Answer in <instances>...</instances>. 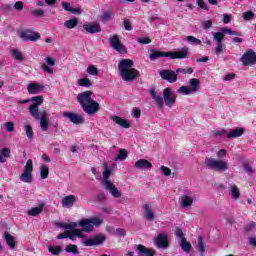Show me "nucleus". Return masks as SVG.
<instances>
[{"label": "nucleus", "instance_id": "1", "mask_svg": "<svg viewBox=\"0 0 256 256\" xmlns=\"http://www.w3.org/2000/svg\"><path fill=\"white\" fill-rule=\"evenodd\" d=\"M30 107L28 108V111L33 117V119H36V121H40V129L42 131H48L49 130V114L47 113V110H41L39 112V106L43 105V96H33L30 98Z\"/></svg>", "mask_w": 256, "mask_h": 256}, {"label": "nucleus", "instance_id": "2", "mask_svg": "<svg viewBox=\"0 0 256 256\" xmlns=\"http://www.w3.org/2000/svg\"><path fill=\"white\" fill-rule=\"evenodd\" d=\"M149 94L158 109H163L164 105H166L168 109H173V107H175V103H177V94L173 93V90L170 87L163 90V96L158 94L155 88H151L149 90Z\"/></svg>", "mask_w": 256, "mask_h": 256}, {"label": "nucleus", "instance_id": "3", "mask_svg": "<svg viewBox=\"0 0 256 256\" xmlns=\"http://www.w3.org/2000/svg\"><path fill=\"white\" fill-rule=\"evenodd\" d=\"M91 95H93L92 91H85L79 93L76 97V100L87 115H95L101 109L99 102L93 100Z\"/></svg>", "mask_w": 256, "mask_h": 256}, {"label": "nucleus", "instance_id": "4", "mask_svg": "<svg viewBox=\"0 0 256 256\" xmlns=\"http://www.w3.org/2000/svg\"><path fill=\"white\" fill-rule=\"evenodd\" d=\"M133 60L123 59L118 64V69L123 81H134L139 77V70L133 68Z\"/></svg>", "mask_w": 256, "mask_h": 256}, {"label": "nucleus", "instance_id": "5", "mask_svg": "<svg viewBox=\"0 0 256 256\" xmlns=\"http://www.w3.org/2000/svg\"><path fill=\"white\" fill-rule=\"evenodd\" d=\"M102 185H104V189L112 195L115 199H119L121 197V191L113 184V182L109 181V178L111 177V173H113V170L107 165L106 162L102 164Z\"/></svg>", "mask_w": 256, "mask_h": 256}, {"label": "nucleus", "instance_id": "6", "mask_svg": "<svg viewBox=\"0 0 256 256\" xmlns=\"http://www.w3.org/2000/svg\"><path fill=\"white\" fill-rule=\"evenodd\" d=\"M188 53V48H183L181 51L177 52H161L157 50H151L149 58L151 61H157V59H161V57H169L170 59H187Z\"/></svg>", "mask_w": 256, "mask_h": 256}, {"label": "nucleus", "instance_id": "7", "mask_svg": "<svg viewBox=\"0 0 256 256\" xmlns=\"http://www.w3.org/2000/svg\"><path fill=\"white\" fill-rule=\"evenodd\" d=\"M79 227H82V231L85 233H93L95 227L103 225V218L92 217L85 218L78 222Z\"/></svg>", "mask_w": 256, "mask_h": 256}, {"label": "nucleus", "instance_id": "8", "mask_svg": "<svg viewBox=\"0 0 256 256\" xmlns=\"http://www.w3.org/2000/svg\"><path fill=\"white\" fill-rule=\"evenodd\" d=\"M204 163L207 169H210L211 171L224 172L227 171V169H229V164L225 160L206 158Z\"/></svg>", "mask_w": 256, "mask_h": 256}, {"label": "nucleus", "instance_id": "9", "mask_svg": "<svg viewBox=\"0 0 256 256\" xmlns=\"http://www.w3.org/2000/svg\"><path fill=\"white\" fill-rule=\"evenodd\" d=\"M195 201V195L191 190H185L182 195L178 198L179 207L181 209H189L193 207V202Z\"/></svg>", "mask_w": 256, "mask_h": 256}, {"label": "nucleus", "instance_id": "10", "mask_svg": "<svg viewBox=\"0 0 256 256\" xmlns=\"http://www.w3.org/2000/svg\"><path fill=\"white\" fill-rule=\"evenodd\" d=\"M175 236L177 237V239H179L178 243L182 251H184V253H191V249H193V246L191 245V242L187 241V238H185V233H183V230L181 228L176 227Z\"/></svg>", "mask_w": 256, "mask_h": 256}, {"label": "nucleus", "instance_id": "11", "mask_svg": "<svg viewBox=\"0 0 256 256\" xmlns=\"http://www.w3.org/2000/svg\"><path fill=\"white\" fill-rule=\"evenodd\" d=\"M225 34L227 35H235L236 37H241L243 35L241 32H237L235 30H231L229 28H222L219 32H213V39L217 44H223V39H225Z\"/></svg>", "mask_w": 256, "mask_h": 256}, {"label": "nucleus", "instance_id": "12", "mask_svg": "<svg viewBox=\"0 0 256 256\" xmlns=\"http://www.w3.org/2000/svg\"><path fill=\"white\" fill-rule=\"evenodd\" d=\"M33 160L29 159L26 162L24 172L20 175V181L23 183H33Z\"/></svg>", "mask_w": 256, "mask_h": 256}, {"label": "nucleus", "instance_id": "13", "mask_svg": "<svg viewBox=\"0 0 256 256\" xmlns=\"http://www.w3.org/2000/svg\"><path fill=\"white\" fill-rule=\"evenodd\" d=\"M105 241H107V236L100 233L92 238L83 240L82 243L85 245V247H97L99 245H103Z\"/></svg>", "mask_w": 256, "mask_h": 256}, {"label": "nucleus", "instance_id": "14", "mask_svg": "<svg viewBox=\"0 0 256 256\" xmlns=\"http://www.w3.org/2000/svg\"><path fill=\"white\" fill-rule=\"evenodd\" d=\"M241 63L244 67H251L256 65V53L255 51L249 49L240 58Z\"/></svg>", "mask_w": 256, "mask_h": 256}, {"label": "nucleus", "instance_id": "15", "mask_svg": "<svg viewBox=\"0 0 256 256\" xmlns=\"http://www.w3.org/2000/svg\"><path fill=\"white\" fill-rule=\"evenodd\" d=\"M108 42L110 43V47H112L114 51H117L118 53H121V54L127 53V47H125V45L121 43L119 36L117 35L111 36L108 39Z\"/></svg>", "mask_w": 256, "mask_h": 256}, {"label": "nucleus", "instance_id": "16", "mask_svg": "<svg viewBox=\"0 0 256 256\" xmlns=\"http://www.w3.org/2000/svg\"><path fill=\"white\" fill-rule=\"evenodd\" d=\"M19 37L22 41H31L32 43H35V41H39V39H41V34L39 32L26 29L20 32Z\"/></svg>", "mask_w": 256, "mask_h": 256}, {"label": "nucleus", "instance_id": "17", "mask_svg": "<svg viewBox=\"0 0 256 256\" xmlns=\"http://www.w3.org/2000/svg\"><path fill=\"white\" fill-rule=\"evenodd\" d=\"M154 245L157 249H168L169 247V236L165 233H160L154 239Z\"/></svg>", "mask_w": 256, "mask_h": 256}, {"label": "nucleus", "instance_id": "18", "mask_svg": "<svg viewBox=\"0 0 256 256\" xmlns=\"http://www.w3.org/2000/svg\"><path fill=\"white\" fill-rule=\"evenodd\" d=\"M159 75L161 79L168 83H176L177 81V73L173 70H160Z\"/></svg>", "mask_w": 256, "mask_h": 256}, {"label": "nucleus", "instance_id": "19", "mask_svg": "<svg viewBox=\"0 0 256 256\" xmlns=\"http://www.w3.org/2000/svg\"><path fill=\"white\" fill-rule=\"evenodd\" d=\"M63 117L69 119V121L74 123V125H81L82 123H85V119L73 112H63Z\"/></svg>", "mask_w": 256, "mask_h": 256}, {"label": "nucleus", "instance_id": "20", "mask_svg": "<svg viewBox=\"0 0 256 256\" xmlns=\"http://www.w3.org/2000/svg\"><path fill=\"white\" fill-rule=\"evenodd\" d=\"M75 203H77V197L75 195H68L62 198L61 206L64 209H71Z\"/></svg>", "mask_w": 256, "mask_h": 256}, {"label": "nucleus", "instance_id": "21", "mask_svg": "<svg viewBox=\"0 0 256 256\" xmlns=\"http://www.w3.org/2000/svg\"><path fill=\"white\" fill-rule=\"evenodd\" d=\"M136 253L138 256H155L154 249H149L142 244L136 245Z\"/></svg>", "mask_w": 256, "mask_h": 256}, {"label": "nucleus", "instance_id": "22", "mask_svg": "<svg viewBox=\"0 0 256 256\" xmlns=\"http://www.w3.org/2000/svg\"><path fill=\"white\" fill-rule=\"evenodd\" d=\"M45 89V86L39 83H30L27 85V91L29 95H37Z\"/></svg>", "mask_w": 256, "mask_h": 256}, {"label": "nucleus", "instance_id": "23", "mask_svg": "<svg viewBox=\"0 0 256 256\" xmlns=\"http://www.w3.org/2000/svg\"><path fill=\"white\" fill-rule=\"evenodd\" d=\"M135 169H141L142 171H147L153 167V164L147 159H140L134 164Z\"/></svg>", "mask_w": 256, "mask_h": 256}, {"label": "nucleus", "instance_id": "24", "mask_svg": "<svg viewBox=\"0 0 256 256\" xmlns=\"http://www.w3.org/2000/svg\"><path fill=\"white\" fill-rule=\"evenodd\" d=\"M83 29L86 30V33H101V25L99 23H87L83 25Z\"/></svg>", "mask_w": 256, "mask_h": 256}, {"label": "nucleus", "instance_id": "25", "mask_svg": "<svg viewBox=\"0 0 256 256\" xmlns=\"http://www.w3.org/2000/svg\"><path fill=\"white\" fill-rule=\"evenodd\" d=\"M143 215L146 221H153L155 219V212H153V209L149 204L143 205Z\"/></svg>", "mask_w": 256, "mask_h": 256}, {"label": "nucleus", "instance_id": "26", "mask_svg": "<svg viewBox=\"0 0 256 256\" xmlns=\"http://www.w3.org/2000/svg\"><path fill=\"white\" fill-rule=\"evenodd\" d=\"M45 61L48 66L43 64L41 66V69H43L45 71V73H49V75H53V70L51 69V67H54L55 59L48 56V57H46Z\"/></svg>", "mask_w": 256, "mask_h": 256}, {"label": "nucleus", "instance_id": "27", "mask_svg": "<svg viewBox=\"0 0 256 256\" xmlns=\"http://www.w3.org/2000/svg\"><path fill=\"white\" fill-rule=\"evenodd\" d=\"M43 209H45V203H40L37 207L28 210L27 215L30 217H37V215H41V213H43Z\"/></svg>", "mask_w": 256, "mask_h": 256}, {"label": "nucleus", "instance_id": "28", "mask_svg": "<svg viewBox=\"0 0 256 256\" xmlns=\"http://www.w3.org/2000/svg\"><path fill=\"white\" fill-rule=\"evenodd\" d=\"M229 195L232 197V199H239L241 197V191L239 190V187L235 184H230L229 187Z\"/></svg>", "mask_w": 256, "mask_h": 256}, {"label": "nucleus", "instance_id": "29", "mask_svg": "<svg viewBox=\"0 0 256 256\" xmlns=\"http://www.w3.org/2000/svg\"><path fill=\"white\" fill-rule=\"evenodd\" d=\"M111 119L112 121H114V123H116V125H120V127H123V129H129V127H131V124L127 120L119 116H112Z\"/></svg>", "mask_w": 256, "mask_h": 256}, {"label": "nucleus", "instance_id": "30", "mask_svg": "<svg viewBox=\"0 0 256 256\" xmlns=\"http://www.w3.org/2000/svg\"><path fill=\"white\" fill-rule=\"evenodd\" d=\"M243 133H245V129L236 128V129L230 131V133L228 132L227 139H237V137H241L243 135Z\"/></svg>", "mask_w": 256, "mask_h": 256}, {"label": "nucleus", "instance_id": "31", "mask_svg": "<svg viewBox=\"0 0 256 256\" xmlns=\"http://www.w3.org/2000/svg\"><path fill=\"white\" fill-rule=\"evenodd\" d=\"M4 239L10 249H15V247H17V244L15 243V238L8 232L4 233Z\"/></svg>", "mask_w": 256, "mask_h": 256}, {"label": "nucleus", "instance_id": "32", "mask_svg": "<svg viewBox=\"0 0 256 256\" xmlns=\"http://www.w3.org/2000/svg\"><path fill=\"white\" fill-rule=\"evenodd\" d=\"M201 84V82L199 81V79L197 78H192L189 80V85L190 87V91L192 93H197V91H199V85Z\"/></svg>", "mask_w": 256, "mask_h": 256}, {"label": "nucleus", "instance_id": "33", "mask_svg": "<svg viewBox=\"0 0 256 256\" xmlns=\"http://www.w3.org/2000/svg\"><path fill=\"white\" fill-rule=\"evenodd\" d=\"M11 155V149L8 147L2 148L0 152V163H5L7 161V158H9Z\"/></svg>", "mask_w": 256, "mask_h": 256}, {"label": "nucleus", "instance_id": "34", "mask_svg": "<svg viewBox=\"0 0 256 256\" xmlns=\"http://www.w3.org/2000/svg\"><path fill=\"white\" fill-rule=\"evenodd\" d=\"M62 7H63L64 11H69V13H73L74 15L81 13V10H79L77 8H72L71 3H69V2H62Z\"/></svg>", "mask_w": 256, "mask_h": 256}, {"label": "nucleus", "instance_id": "35", "mask_svg": "<svg viewBox=\"0 0 256 256\" xmlns=\"http://www.w3.org/2000/svg\"><path fill=\"white\" fill-rule=\"evenodd\" d=\"M129 157V152L126 149H120L118 151L117 157L114 158V161H125Z\"/></svg>", "mask_w": 256, "mask_h": 256}, {"label": "nucleus", "instance_id": "36", "mask_svg": "<svg viewBox=\"0 0 256 256\" xmlns=\"http://www.w3.org/2000/svg\"><path fill=\"white\" fill-rule=\"evenodd\" d=\"M79 20L77 18H72L64 22V27L66 29H75V26L78 25Z\"/></svg>", "mask_w": 256, "mask_h": 256}, {"label": "nucleus", "instance_id": "37", "mask_svg": "<svg viewBox=\"0 0 256 256\" xmlns=\"http://www.w3.org/2000/svg\"><path fill=\"white\" fill-rule=\"evenodd\" d=\"M11 55L13 59H15V61H23L24 59L23 53H21V51H19L18 49H12Z\"/></svg>", "mask_w": 256, "mask_h": 256}, {"label": "nucleus", "instance_id": "38", "mask_svg": "<svg viewBox=\"0 0 256 256\" xmlns=\"http://www.w3.org/2000/svg\"><path fill=\"white\" fill-rule=\"evenodd\" d=\"M79 87H86V89H89L93 83L89 78H81L78 80Z\"/></svg>", "mask_w": 256, "mask_h": 256}, {"label": "nucleus", "instance_id": "39", "mask_svg": "<svg viewBox=\"0 0 256 256\" xmlns=\"http://www.w3.org/2000/svg\"><path fill=\"white\" fill-rule=\"evenodd\" d=\"M56 225L57 227H61L62 229H76L78 224L76 222H72L68 224L57 222Z\"/></svg>", "mask_w": 256, "mask_h": 256}, {"label": "nucleus", "instance_id": "40", "mask_svg": "<svg viewBox=\"0 0 256 256\" xmlns=\"http://www.w3.org/2000/svg\"><path fill=\"white\" fill-rule=\"evenodd\" d=\"M66 253H72L73 255H79V248L77 245L69 244L66 246Z\"/></svg>", "mask_w": 256, "mask_h": 256}, {"label": "nucleus", "instance_id": "41", "mask_svg": "<svg viewBox=\"0 0 256 256\" xmlns=\"http://www.w3.org/2000/svg\"><path fill=\"white\" fill-rule=\"evenodd\" d=\"M41 179H47L49 177V167L47 165H42L40 168Z\"/></svg>", "mask_w": 256, "mask_h": 256}, {"label": "nucleus", "instance_id": "42", "mask_svg": "<svg viewBox=\"0 0 256 256\" xmlns=\"http://www.w3.org/2000/svg\"><path fill=\"white\" fill-rule=\"evenodd\" d=\"M212 135H213V137H226V139H227L228 132H227V130L222 128L220 130L212 131Z\"/></svg>", "mask_w": 256, "mask_h": 256}, {"label": "nucleus", "instance_id": "43", "mask_svg": "<svg viewBox=\"0 0 256 256\" xmlns=\"http://www.w3.org/2000/svg\"><path fill=\"white\" fill-rule=\"evenodd\" d=\"M177 93L180 95H193V92L190 90L188 86H182L177 90Z\"/></svg>", "mask_w": 256, "mask_h": 256}, {"label": "nucleus", "instance_id": "44", "mask_svg": "<svg viewBox=\"0 0 256 256\" xmlns=\"http://www.w3.org/2000/svg\"><path fill=\"white\" fill-rule=\"evenodd\" d=\"M186 41L190 43V45H201V40L198 38H195V36H187Z\"/></svg>", "mask_w": 256, "mask_h": 256}, {"label": "nucleus", "instance_id": "45", "mask_svg": "<svg viewBox=\"0 0 256 256\" xmlns=\"http://www.w3.org/2000/svg\"><path fill=\"white\" fill-rule=\"evenodd\" d=\"M244 21H251V19H255V12L249 10L243 13L242 15Z\"/></svg>", "mask_w": 256, "mask_h": 256}, {"label": "nucleus", "instance_id": "46", "mask_svg": "<svg viewBox=\"0 0 256 256\" xmlns=\"http://www.w3.org/2000/svg\"><path fill=\"white\" fill-rule=\"evenodd\" d=\"M198 251L203 255L205 253V243L203 242V236L198 237Z\"/></svg>", "mask_w": 256, "mask_h": 256}, {"label": "nucleus", "instance_id": "47", "mask_svg": "<svg viewBox=\"0 0 256 256\" xmlns=\"http://www.w3.org/2000/svg\"><path fill=\"white\" fill-rule=\"evenodd\" d=\"M48 251L49 253H52V255H59L62 249L61 246H49Z\"/></svg>", "mask_w": 256, "mask_h": 256}, {"label": "nucleus", "instance_id": "48", "mask_svg": "<svg viewBox=\"0 0 256 256\" xmlns=\"http://www.w3.org/2000/svg\"><path fill=\"white\" fill-rule=\"evenodd\" d=\"M86 72L88 73V75H99V70L93 65L89 66Z\"/></svg>", "mask_w": 256, "mask_h": 256}, {"label": "nucleus", "instance_id": "49", "mask_svg": "<svg viewBox=\"0 0 256 256\" xmlns=\"http://www.w3.org/2000/svg\"><path fill=\"white\" fill-rule=\"evenodd\" d=\"M24 129H25L26 136L29 139H33V127H31V125H26L24 126Z\"/></svg>", "mask_w": 256, "mask_h": 256}, {"label": "nucleus", "instance_id": "50", "mask_svg": "<svg viewBox=\"0 0 256 256\" xmlns=\"http://www.w3.org/2000/svg\"><path fill=\"white\" fill-rule=\"evenodd\" d=\"M4 127L8 133H13V131H15V124L13 122H6Z\"/></svg>", "mask_w": 256, "mask_h": 256}, {"label": "nucleus", "instance_id": "51", "mask_svg": "<svg viewBox=\"0 0 256 256\" xmlns=\"http://www.w3.org/2000/svg\"><path fill=\"white\" fill-rule=\"evenodd\" d=\"M196 3L200 9H203L204 11H209V7L207 6V3L203 0H196Z\"/></svg>", "mask_w": 256, "mask_h": 256}, {"label": "nucleus", "instance_id": "52", "mask_svg": "<svg viewBox=\"0 0 256 256\" xmlns=\"http://www.w3.org/2000/svg\"><path fill=\"white\" fill-rule=\"evenodd\" d=\"M32 15H34L35 17H45V10L43 9L33 10Z\"/></svg>", "mask_w": 256, "mask_h": 256}, {"label": "nucleus", "instance_id": "53", "mask_svg": "<svg viewBox=\"0 0 256 256\" xmlns=\"http://www.w3.org/2000/svg\"><path fill=\"white\" fill-rule=\"evenodd\" d=\"M114 235H115L116 237H125V235H126L125 229H123V228H118V229H116Z\"/></svg>", "mask_w": 256, "mask_h": 256}, {"label": "nucleus", "instance_id": "54", "mask_svg": "<svg viewBox=\"0 0 256 256\" xmlns=\"http://www.w3.org/2000/svg\"><path fill=\"white\" fill-rule=\"evenodd\" d=\"M161 171L165 177H169V175H171V169L167 166H161Z\"/></svg>", "mask_w": 256, "mask_h": 256}, {"label": "nucleus", "instance_id": "55", "mask_svg": "<svg viewBox=\"0 0 256 256\" xmlns=\"http://www.w3.org/2000/svg\"><path fill=\"white\" fill-rule=\"evenodd\" d=\"M255 227H256V223L250 222L249 224H247L245 226V231H247V233H249L250 231H253V229H255Z\"/></svg>", "mask_w": 256, "mask_h": 256}, {"label": "nucleus", "instance_id": "56", "mask_svg": "<svg viewBox=\"0 0 256 256\" xmlns=\"http://www.w3.org/2000/svg\"><path fill=\"white\" fill-rule=\"evenodd\" d=\"M76 237H79L80 239H83V230L79 229H70Z\"/></svg>", "mask_w": 256, "mask_h": 256}, {"label": "nucleus", "instance_id": "57", "mask_svg": "<svg viewBox=\"0 0 256 256\" xmlns=\"http://www.w3.org/2000/svg\"><path fill=\"white\" fill-rule=\"evenodd\" d=\"M138 43H141L142 45H149V43H151V39L150 38H138L137 39Z\"/></svg>", "mask_w": 256, "mask_h": 256}, {"label": "nucleus", "instance_id": "58", "mask_svg": "<svg viewBox=\"0 0 256 256\" xmlns=\"http://www.w3.org/2000/svg\"><path fill=\"white\" fill-rule=\"evenodd\" d=\"M124 29L126 31H131L133 29V26H131V22L127 19L124 20Z\"/></svg>", "mask_w": 256, "mask_h": 256}, {"label": "nucleus", "instance_id": "59", "mask_svg": "<svg viewBox=\"0 0 256 256\" xmlns=\"http://www.w3.org/2000/svg\"><path fill=\"white\" fill-rule=\"evenodd\" d=\"M217 157L219 159H223V157H227V150L221 149L217 152Z\"/></svg>", "mask_w": 256, "mask_h": 256}, {"label": "nucleus", "instance_id": "60", "mask_svg": "<svg viewBox=\"0 0 256 256\" xmlns=\"http://www.w3.org/2000/svg\"><path fill=\"white\" fill-rule=\"evenodd\" d=\"M232 79H235L234 73H228L223 77V81H232Z\"/></svg>", "mask_w": 256, "mask_h": 256}, {"label": "nucleus", "instance_id": "61", "mask_svg": "<svg viewBox=\"0 0 256 256\" xmlns=\"http://www.w3.org/2000/svg\"><path fill=\"white\" fill-rule=\"evenodd\" d=\"M14 9H16V11H23V2L22 1H18L14 4Z\"/></svg>", "mask_w": 256, "mask_h": 256}, {"label": "nucleus", "instance_id": "62", "mask_svg": "<svg viewBox=\"0 0 256 256\" xmlns=\"http://www.w3.org/2000/svg\"><path fill=\"white\" fill-rule=\"evenodd\" d=\"M203 27H204V29H211V27H213V21H211V20L204 21Z\"/></svg>", "mask_w": 256, "mask_h": 256}, {"label": "nucleus", "instance_id": "63", "mask_svg": "<svg viewBox=\"0 0 256 256\" xmlns=\"http://www.w3.org/2000/svg\"><path fill=\"white\" fill-rule=\"evenodd\" d=\"M133 117H135V119H139V117H141V110L139 108L133 109Z\"/></svg>", "mask_w": 256, "mask_h": 256}, {"label": "nucleus", "instance_id": "64", "mask_svg": "<svg viewBox=\"0 0 256 256\" xmlns=\"http://www.w3.org/2000/svg\"><path fill=\"white\" fill-rule=\"evenodd\" d=\"M248 243L249 245H251L252 247H256V237H250L248 239Z\"/></svg>", "mask_w": 256, "mask_h": 256}]
</instances>
